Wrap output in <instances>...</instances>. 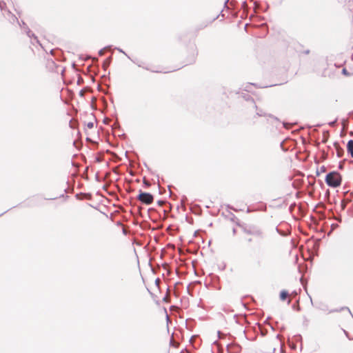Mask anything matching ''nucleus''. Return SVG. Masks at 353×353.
<instances>
[{
	"mask_svg": "<svg viewBox=\"0 0 353 353\" xmlns=\"http://www.w3.org/2000/svg\"><path fill=\"white\" fill-rule=\"evenodd\" d=\"M344 332H345V335L348 337L347 333L345 331H344Z\"/></svg>",
	"mask_w": 353,
	"mask_h": 353,
	"instance_id": "f3484780",
	"label": "nucleus"
},
{
	"mask_svg": "<svg viewBox=\"0 0 353 353\" xmlns=\"http://www.w3.org/2000/svg\"><path fill=\"white\" fill-rule=\"evenodd\" d=\"M347 152L350 154V156L353 158V140H350L347 144Z\"/></svg>",
	"mask_w": 353,
	"mask_h": 353,
	"instance_id": "7ed1b4c3",
	"label": "nucleus"
},
{
	"mask_svg": "<svg viewBox=\"0 0 353 353\" xmlns=\"http://www.w3.org/2000/svg\"><path fill=\"white\" fill-rule=\"evenodd\" d=\"M229 0H226L225 3L226 4L228 2Z\"/></svg>",
	"mask_w": 353,
	"mask_h": 353,
	"instance_id": "a211bd4d",
	"label": "nucleus"
},
{
	"mask_svg": "<svg viewBox=\"0 0 353 353\" xmlns=\"http://www.w3.org/2000/svg\"><path fill=\"white\" fill-rule=\"evenodd\" d=\"M137 199L146 205H150L153 201V196L148 192H143L140 190V193L137 196Z\"/></svg>",
	"mask_w": 353,
	"mask_h": 353,
	"instance_id": "f03ea898",
	"label": "nucleus"
},
{
	"mask_svg": "<svg viewBox=\"0 0 353 353\" xmlns=\"http://www.w3.org/2000/svg\"><path fill=\"white\" fill-rule=\"evenodd\" d=\"M288 296V292L285 290H282L280 293V299L285 301Z\"/></svg>",
	"mask_w": 353,
	"mask_h": 353,
	"instance_id": "39448f33",
	"label": "nucleus"
},
{
	"mask_svg": "<svg viewBox=\"0 0 353 353\" xmlns=\"http://www.w3.org/2000/svg\"><path fill=\"white\" fill-rule=\"evenodd\" d=\"M87 127L90 129L94 127V123L92 122H89L87 124Z\"/></svg>",
	"mask_w": 353,
	"mask_h": 353,
	"instance_id": "1a4fd4ad",
	"label": "nucleus"
},
{
	"mask_svg": "<svg viewBox=\"0 0 353 353\" xmlns=\"http://www.w3.org/2000/svg\"><path fill=\"white\" fill-rule=\"evenodd\" d=\"M118 50H119V52H121L124 53V52H123L122 50H121V49H118Z\"/></svg>",
	"mask_w": 353,
	"mask_h": 353,
	"instance_id": "2eb2a0df",
	"label": "nucleus"
},
{
	"mask_svg": "<svg viewBox=\"0 0 353 353\" xmlns=\"http://www.w3.org/2000/svg\"><path fill=\"white\" fill-rule=\"evenodd\" d=\"M144 184L146 185V186H149L150 185V183L148 182H147L146 181H144Z\"/></svg>",
	"mask_w": 353,
	"mask_h": 353,
	"instance_id": "f8f14e48",
	"label": "nucleus"
},
{
	"mask_svg": "<svg viewBox=\"0 0 353 353\" xmlns=\"http://www.w3.org/2000/svg\"><path fill=\"white\" fill-rule=\"evenodd\" d=\"M12 18H13V21H17V17H15L14 16H13Z\"/></svg>",
	"mask_w": 353,
	"mask_h": 353,
	"instance_id": "ddd939ff",
	"label": "nucleus"
},
{
	"mask_svg": "<svg viewBox=\"0 0 353 353\" xmlns=\"http://www.w3.org/2000/svg\"><path fill=\"white\" fill-rule=\"evenodd\" d=\"M257 115H259V117H268L270 119H272V120H274V121H276V117H274L273 116L269 114H266L265 113H264L263 111L260 110L259 112H257Z\"/></svg>",
	"mask_w": 353,
	"mask_h": 353,
	"instance_id": "20e7f679",
	"label": "nucleus"
},
{
	"mask_svg": "<svg viewBox=\"0 0 353 353\" xmlns=\"http://www.w3.org/2000/svg\"><path fill=\"white\" fill-rule=\"evenodd\" d=\"M326 183L332 188H337L341 183V176L337 172L328 173L325 177Z\"/></svg>",
	"mask_w": 353,
	"mask_h": 353,
	"instance_id": "f257e3e1",
	"label": "nucleus"
},
{
	"mask_svg": "<svg viewBox=\"0 0 353 353\" xmlns=\"http://www.w3.org/2000/svg\"><path fill=\"white\" fill-rule=\"evenodd\" d=\"M343 150L342 148H340L339 147H336V154L339 157H341L343 155Z\"/></svg>",
	"mask_w": 353,
	"mask_h": 353,
	"instance_id": "0eeeda50",
	"label": "nucleus"
},
{
	"mask_svg": "<svg viewBox=\"0 0 353 353\" xmlns=\"http://www.w3.org/2000/svg\"><path fill=\"white\" fill-rule=\"evenodd\" d=\"M103 54H104V49L100 50L99 52V54L100 56H102V55H103Z\"/></svg>",
	"mask_w": 353,
	"mask_h": 353,
	"instance_id": "9d476101",
	"label": "nucleus"
},
{
	"mask_svg": "<svg viewBox=\"0 0 353 353\" xmlns=\"http://www.w3.org/2000/svg\"><path fill=\"white\" fill-rule=\"evenodd\" d=\"M28 35L29 37H34V41L37 42V43H39V40L37 39V37L34 36V34L33 33L31 32V31L30 30H28V32H27Z\"/></svg>",
	"mask_w": 353,
	"mask_h": 353,
	"instance_id": "423d86ee",
	"label": "nucleus"
},
{
	"mask_svg": "<svg viewBox=\"0 0 353 353\" xmlns=\"http://www.w3.org/2000/svg\"><path fill=\"white\" fill-rule=\"evenodd\" d=\"M253 234L260 237L263 236V232L260 230L255 231Z\"/></svg>",
	"mask_w": 353,
	"mask_h": 353,
	"instance_id": "6e6552de",
	"label": "nucleus"
},
{
	"mask_svg": "<svg viewBox=\"0 0 353 353\" xmlns=\"http://www.w3.org/2000/svg\"><path fill=\"white\" fill-rule=\"evenodd\" d=\"M334 123H335V121L332 122V123H330V125H333L334 124Z\"/></svg>",
	"mask_w": 353,
	"mask_h": 353,
	"instance_id": "4468645a",
	"label": "nucleus"
},
{
	"mask_svg": "<svg viewBox=\"0 0 353 353\" xmlns=\"http://www.w3.org/2000/svg\"><path fill=\"white\" fill-rule=\"evenodd\" d=\"M343 73H346V70L343 69Z\"/></svg>",
	"mask_w": 353,
	"mask_h": 353,
	"instance_id": "dca6fc26",
	"label": "nucleus"
},
{
	"mask_svg": "<svg viewBox=\"0 0 353 353\" xmlns=\"http://www.w3.org/2000/svg\"><path fill=\"white\" fill-rule=\"evenodd\" d=\"M3 5H5L4 3H2L0 2V8H1V10H3Z\"/></svg>",
	"mask_w": 353,
	"mask_h": 353,
	"instance_id": "9b49d317",
	"label": "nucleus"
}]
</instances>
